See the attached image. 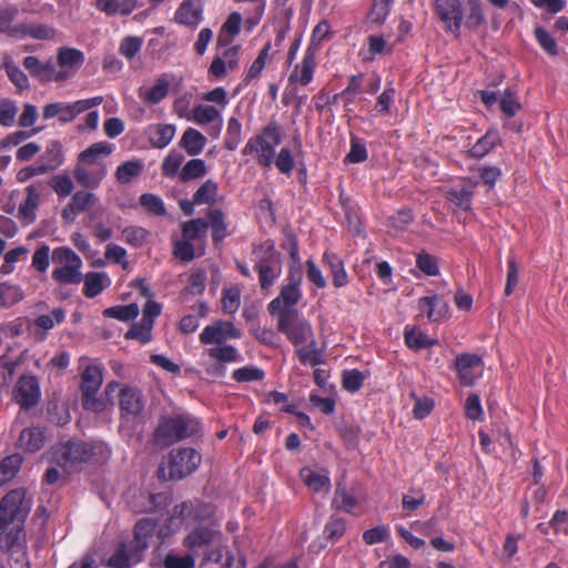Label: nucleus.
Masks as SVG:
<instances>
[{"label":"nucleus","mask_w":568,"mask_h":568,"mask_svg":"<svg viewBox=\"0 0 568 568\" xmlns=\"http://www.w3.org/2000/svg\"><path fill=\"white\" fill-rule=\"evenodd\" d=\"M152 325L150 321L148 323L142 322L140 324H134L126 333L125 338L128 339H139L142 343H148L151 341V329Z\"/></svg>","instance_id":"052dcab7"},{"label":"nucleus","mask_w":568,"mask_h":568,"mask_svg":"<svg viewBox=\"0 0 568 568\" xmlns=\"http://www.w3.org/2000/svg\"><path fill=\"white\" fill-rule=\"evenodd\" d=\"M156 528L155 521L149 518L141 519L134 527V538L120 545L119 549L110 557L108 565L112 568H131L143 559V554L149 546V539Z\"/></svg>","instance_id":"f03ea898"},{"label":"nucleus","mask_w":568,"mask_h":568,"mask_svg":"<svg viewBox=\"0 0 568 568\" xmlns=\"http://www.w3.org/2000/svg\"><path fill=\"white\" fill-rule=\"evenodd\" d=\"M144 164L141 160H131L122 163L115 171V178L119 183L128 184L133 179L141 175Z\"/></svg>","instance_id":"4c0bfd02"},{"label":"nucleus","mask_w":568,"mask_h":568,"mask_svg":"<svg viewBox=\"0 0 568 568\" xmlns=\"http://www.w3.org/2000/svg\"><path fill=\"white\" fill-rule=\"evenodd\" d=\"M122 237L128 244L139 247L145 242L148 232L143 227L130 226L123 230Z\"/></svg>","instance_id":"680f3d73"},{"label":"nucleus","mask_w":568,"mask_h":568,"mask_svg":"<svg viewBox=\"0 0 568 568\" xmlns=\"http://www.w3.org/2000/svg\"><path fill=\"white\" fill-rule=\"evenodd\" d=\"M298 359L304 365L316 366L324 363L323 353L317 347V342L311 339L307 342V346L298 347L296 349Z\"/></svg>","instance_id":"58836bf2"},{"label":"nucleus","mask_w":568,"mask_h":568,"mask_svg":"<svg viewBox=\"0 0 568 568\" xmlns=\"http://www.w3.org/2000/svg\"><path fill=\"white\" fill-rule=\"evenodd\" d=\"M199 430L200 423L189 415L162 417L154 430L153 439L158 446L169 447L197 434Z\"/></svg>","instance_id":"7ed1b4c3"},{"label":"nucleus","mask_w":568,"mask_h":568,"mask_svg":"<svg viewBox=\"0 0 568 568\" xmlns=\"http://www.w3.org/2000/svg\"><path fill=\"white\" fill-rule=\"evenodd\" d=\"M280 142L281 135L277 128L270 124L263 130L261 135L251 139L242 152L243 154L255 153L261 165L270 166L273 163L274 149Z\"/></svg>","instance_id":"9b49d317"},{"label":"nucleus","mask_w":568,"mask_h":568,"mask_svg":"<svg viewBox=\"0 0 568 568\" xmlns=\"http://www.w3.org/2000/svg\"><path fill=\"white\" fill-rule=\"evenodd\" d=\"M95 450L102 452V446L69 440L52 449V458L67 471H71L77 465L89 462L95 455Z\"/></svg>","instance_id":"20e7f679"},{"label":"nucleus","mask_w":568,"mask_h":568,"mask_svg":"<svg viewBox=\"0 0 568 568\" xmlns=\"http://www.w3.org/2000/svg\"><path fill=\"white\" fill-rule=\"evenodd\" d=\"M19 529L14 528L10 531L0 530V549L10 552V558H14L16 564L20 565V568H30L27 562V556L18 542Z\"/></svg>","instance_id":"aec40b11"},{"label":"nucleus","mask_w":568,"mask_h":568,"mask_svg":"<svg viewBox=\"0 0 568 568\" xmlns=\"http://www.w3.org/2000/svg\"><path fill=\"white\" fill-rule=\"evenodd\" d=\"M145 134L153 148L163 149L173 140L175 126L163 123L152 124L146 128Z\"/></svg>","instance_id":"b1692460"},{"label":"nucleus","mask_w":568,"mask_h":568,"mask_svg":"<svg viewBox=\"0 0 568 568\" xmlns=\"http://www.w3.org/2000/svg\"><path fill=\"white\" fill-rule=\"evenodd\" d=\"M202 14L201 0H184L176 10L174 20L183 26L196 27L202 21Z\"/></svg>","instance_id":"412c9836"},{"label":"nucleus","mask_w":568,"mask_h":568,"mask_svg":"<svg viewBox=\"0 0 568 568\" xmlns=\"http://www.w3.org/2000/svg\"><path fill=\"white\" fill-rule=\"evenodd\" d=\"M418 310L426 312L432 322L439 321L448 311V304L439 296H425L418 301Z\"/></svg>","instance_id":"393cba45"},{"label":"nucleus","mask_w":568,"mask_h":568,"mask_svg":"<svg viewBox=\"0 0 568 568\" xmlns=\"http://www.w3.org/2000/svg\"><path fill=\"white\" fill-rule=\"evenodd\" d=\"M242 16L239 12H232L223 23L217 34V45H227L234 37L241 31Z\"/></svg>","instance_id":"cd10ccee"},{"label":"nucleus","mask_w":568,"mask_h":568,"mask_svg":"<svg viewBox=\"0 0 568 568\" xmlns=\"http://www.w3.org/2000/svg\"><path fill=\"white\" fill-rule=\"evenodd\" d=\"M260 251L264 255L258 258L255 267L258 272L261 287L267 290L281 274V258L280 253L275 251L273 242H265L260 247Z\"/></svg>","instance_id":"ddd939ff"},{"label":"nucleus","mask_w":568,"mask_h":568,"mask_svg":"<svg viewBox=\"0 0 568 568\" xmlns=\"http://www.w3.org/2000/svg\"><path fill=\"white\" fill-rule=\"evenodd\" d=\"M105 317L115 318L122 322L131 321L139 315V306L135 303L116 305L103 311Z\"/></svg>","instance_id":"37998d69"},{"label":"nucleus","mask_w":568,"mask_h":568,"mask_svg":"<svg viewBox=\"0 0 568 568\" xmlns=\"http://www.w3.org/2000/svg\"><path fill=\"white\" fill-rule=\"evenodd\" d=\"M41 390L38 378L31 374L19 376L12 389V400L22 410H29L39 404Z\"/></svg>","instance_id":"4468645a"},{"label":"nucleus","mask_w":568,"mask_h":568,"mask_svg":"<svg viewBox=\"0 0 568 568\" xmlns=\"http://www.w3.org/2000/svg\"><path fill=\"white\" fill-rule=\"evenodd\" d=\"M224 536L220 525L213 518L197 521L190 528L183 539V546L193 555H204L206 561H222Z\"/></svg>","instance_id":"f257e3e1"},{"label":"nucleus","mask_w":568,"mask_h":568,"mask_svg":"<svg viewBox=\"0 0 568 568\" xmlns=\"http://www.w3.org/2000/svg\"><path fill=\"white\" fill-rule=\"evenodd\" d=\"M499 142L500 138L498 132L489 130L473 145L469 152L471 156L480 159L488 154Z\"/></svg>","instance_id":"e433bc0d"},{"label":"nucleus","mask_w":568,"mask_h":568,"mask_svg":"<svg viewBox=\"0 0 568 568\" xmlns=\"http://www.w3.org/2000/svg\"><path fill=\"white\" fill-rule=\"evenodd\" d=\"M476 184V182L468 181L462 186L449 190L447 193L448 200L465 211L469 210Z\"/></svg>","instance_id":"2f4dec72"},{"label":"nucleus","mask_w":568,"mask_h":568,"mask_svg":"<svg viewBox=\"0 0 568 568\" xmlns=\"http://www.w3.org/2000/svg\"><path fill=\"white\" fill-rule=\"evenodd\" d=\"M27 197L19 206V217L28 223L36 220V209L40 202V194L34 184L29 185L27 189Z\"/></svg>","instance_id":"c756f323"},{"label":"nucleus","mask_w":568,"mask_h":568,"mask_svg":"<svg viewBox=\"0 0 568 568\" xmlns=\"http://www.w3.org/2000/svg\"><path fill=\"white\" fill-rule=\"evenodd\" d=\"M483 359L476 354L464 353L456 357L455 368L462 385L470 386L477 378L476 369L480 368Z\"/></svg>","instance_id":"a211bd4d"},{"label":"nucleus","mask_w":568,"mask_h":568,"mask_svg":"<svg viewBox=\"0 0 568 568\" xmlns=\"http://www.w3.org/2000/svg\"><path fill=\"white\" fill-rule=\"evenodd\" d=\"M333 504L337 509L351 513L356 506V499L341 484H337Z\"/></svg>","instance_id":"6e6d98bb"},{"label":"nucleus","mask_w":568,"mask_h":568,"mask_svg":"<svg viewBox=\"0 0 568 568\" xmlns=\"http://www.w3.org/2000/svg\"><path fill=\"white\" fill-rule=\"evenodd\" d=\"M170 90V81L166 74H161L153 87H141L138 91L139 98L149 104H158L166 98Z\"/></svg>","instance_id":"5701e85b"},{"label":"nucleus","mask_w":568,"mask_h":568,"mask_svg":"<svg viewBox=\"0 0 568 568\" xmlns=\"http://www.w3.org/2000/svg\"><path fill=\"white\" fill-rule=\"evenodd\" d=\"M84 60L82 51L75 48L62 47L57 53V61L60 67L58 71H68L71 77L82 67Z\"/></svg>","instance_id":"4be33fe9"},{"label":"nucleus","mask_w":568,"mask_h":568,"mask_svg":"<svg viewBox=\"0 0 568 568\" xmlns=\"http://www.w3.org/2000/svg\"><path fill=\"white\" fill-rule=\"evenodd\" d=\"M436 12L445 23L446 29L458 36L462 21L463 8L460 0H435Z\"/></svg>","instance_id":"dca6fc26"},{"label":"nucleus","mask_w":568,"mask_h":568,"mask_svg":"<svg viewBox=\"0 0 568 568\" xmlns=\"http://www.w3.org/2000/svg\"><path fill=\"white\" fill-rule=\"evenodd\" d=\"M44 432L40 427L26 428L19 436L20 446L29 453L40 450L44 445Z\"/></svg>","instance_id":"c85d7f7f"},{"label":"nucleus","mask_w":568,"mask_h":568,"mask_svg":"<svg viewBox=\"0 0 568 568\" xmlns=\"http://www.w3.org/2000/svg\"><path fill=\"white\" fill-rule=\"evenodd\" d=\"M200 342L204 345L223 344L225 342L223 331L217 321L207 325L200 334Z\"/></svg>","instance_id":"864d4df0"},{"label":"nucleus","mask_w":568,"mask_h":568,"mask_svg":"<svg viewBox=\"0 0 568 568\" xmlns=\"http://www.w3.org/2000/svg\"><path fill=\"white\" fill-rule=\"evenodd\" d=\"M202 457L190 447L172 450L166 462L160 467L161 477L164 479H182L191 475L201 464Z\"/></svg>","instance_id":"39448f33"},{"label":"nucleus","mask_w":568,"mask_h":568,"mask_svg":"<svg viewBox=\"0 0 568 568\" xmlns=\"http://www.w3.org/2000/svg\"><path fill=\"white\" fill-rule=\"evenodd\" d=\"M206 355L222 364L234 363L241 359L239 351L234 346L226 344H220L206 349Z\"/></svg>","instance_id":"f704fd0d"},{"label":"nucleus","mask_w":568,"mask_h":568,"mask_svg":"<svg viewBox=\"0 0 568 568\" xmlns=\"http://www.w3.org/2000/svg\"><path fill=\"white\" fill-rule=\"evenodd\" d=\"M500 110L508 116H514L521 108L516 94L507 89L500 99Z\"/></svg>","instance_id":"0e129e2a"},{"label":"nucleus","mask_w":568,"mask_h":568,"mask_svg":"<svg viewBox=\"0 0 568 568\" xmlns=\"http://www.w3.org/2000/svg\"><path fill=\"white\" fill-rule=\"evenodd\" d=\"M271 50V43L267 42L263 49L260 51L257 58L254 60V62L251 64L250 69L247 70L244 82L248 83L254 79H257L260 74L262 73L266 59L268 57V52Z\"/></svg>","instance_id":"8fccbe9b"},{"label":"nucleus","mask_w":568,"mask_h":568,"mask_svg":"<svg viewBox=\"0 0 568 568\" xmlns=\"http://www.w3.org/2000/svg\"><path fill=\"white\" fill-rule=\"evenodd\" d=\"M52 261L55 264L52 278L60 284H79L83 276L81 273L82 261L69 247H57L52 252Z\"/></svg>","instance_id":"423d86ee"},{"label":"nucleus","mask_w":568,"mask_h":568,"mask_svg":"<svg viewBox=\"0 0 568 568\" xmlns=\"http://www.w3.org/2000/svg\"><path fill=\"white\" fill-rule=\"evenodd\" d=\"M209 223L203 219H194L184 223L182 232L183 237L187 241H195L205 235Z\"/></svg>","instance_id":"de8ad7c7"},{"label":"nucleus","mask_w":568,"mask_h":568,"mask_svg":"<svg viewBox=\"0 0 568 568\" xmlns=\"http://www.w3.org/2000/svg\"><path fill=\"white\" fill-rule=\"evenodd\" d=\"M22 462L23 457L20 454L7 456L0 462V489L16 477Z\"/></svg>","instance_id":"473e14b6"},{"label":"nucleus","mask_w":568,"mask_h":568,"mask_svg":"<svg viewBox=\"0 0 568 568\" xmlns=\"http://www.w3.org/2000/svg\"><path fill=\"white\" fill-rule=\"evenodd\" d=\"M277 329L295 346L314 339L311 324L300 318L297 312H283L278 317Z\"/></svg>","instance_id":"f8f14e48"},{"label":"nucleus","mask_w":568,"mask_h":568,"mask_svg":"<svg viewBox=\"0 0 568 568\" xmlns=\"http://www.w3.org/2000/svg\"><path fill=\"white\" fill-rule=\"evenodd\" d=\"M29 510L23 488L9 491L0 501V530L7 529L10 524L19 529Z\"/></svg>","instance_id":"0eeeda50"},{"label":"nucleus","mask_w":568,"mask_h":568,"mask_svg":"<svg viewBox=\"0 0 568 568\" xmlns=\"http://www.w3.org/2000/svg\"><path fill=\"white\" fill-rule=\"evenodd\" d=\"M23 65L30 74L37 78L40 82H60L70 78V73L68 71H58L55 64L51 60L42 62L34 55L26 57Z\"/></svg>","instance_id":"2eb2a0df"},{"label":"nucleus","mask_w":568,"mask_h":568,"mask_svg":"<svg viewBox=\"0 0 568 568\" xmlns=\"http://www.w3.org/2000/svg\"><path fill=\"white\" fill-rule=\"evenodd\" d=\"M215 509L210 504L200 501H183L173 507L169 527L173 530L180 529L182 525L206 521L214 517Z\"/></svg>","instance_id":"6e6552de"},{"label":"nucleus","mask_w":568,"mask_h":568,"mask_svg":"<svg viewBox=\"0 0 568 568\" xmlns=\"http://www.w3.org/2000/svg\"><path fill=\"white\" fill-rule=\"evenodd\" d=\"M73 175L75 181L85 189H97L106 175L105 165H87L77 163Z\"/></svg>","instance_id":"6ab92c4d"},{"label":"nucleus","mask_w":568,"mask_h":568,"mask_svg":"<svg viewBox=\"0 0 568 568\" xmlns=\"http://www.w3.org/2000/svg\"><path fill=\"white\" fill-rule=\"evenodd\" d=\"M301 477L306 486L316 493L328 491L329 489V478L315 473L311 468H303L301 470Z\"/></svg>","instance_id":"a19ab883"},{"label":"nucleus","mask_w":568,"mask_h":568,"mask_svg":"<svg viewBox=\"0 0 568 568\" xmlns=\"http://www.w3.org/2000/svg\"><path fill=\"white\" fill-rule=\"evenodd\" d=\"M209 227L212 229V239L215 243L221 242L227 236V224L224 213L219 210H210L207 212Z\"/></svg>","instance_id":"72a5a7b5"},{"label":"nucleus","mask_w":568,"mask_h":568,"mask_svg":"<svg viewBox=\"0 0 568 568\" xmlns=\"http://www.w3.org/2000/svg\"><path fill=\"white\" fill-rule=\"evenodd\" d=\"M104 274L89 272L84 277L83 293L87 297L92 298L99 295L104 288Z\"/></svg>","instance_id":"49530a36"},{"label":"nucleus","mask_w":568,"mask_h":568,"mask_svg":"<svg viewBox=\"0 0 568 568\" xmlns=\"http://www.w3.org/2000/svg\"><path fill=\"white\" fill-rule=\"evenodd\" d=\"M315 67L316 62L314 52L311 48H308L301 65H296L295 70L291 73L290 81L300 82L302 85H307L313 79Z\"/></svg>","instance_id":"a878e982"},{"label":"nucleus","mask_w":568,"mask_h":568,"mask_svg":"<svg viewBox=\"0 0 568 568\" xmlns=\"http://www.w3.org/2000/svg\"><path fill=\"white\" fill-rule=\"evenodd\" d=\"M19 14V8L17 4L12 3H1L0 4V32L8 33L13 26L12 22L17 19Z\"/></svg>","instance_id":"603ef678"},{"label":"nucleus","mask_w":568,"mask_h":568,"mask_svg":"<svg viewBox=\"0 0 568 568\" xmlns=\"http://www.w3.org/2000/svg\"><path fill=\"white\" fill-rule=\"evenodd\" d=\"M42 165L47 172L55 170L63 161L62 146L58 141H51L41 156Z\"/></svg>","instance_id":"ea45409f"},{"label":"nucleus","mask_w":568,"mask_h":568,"mask_svg":"<svg viewBox=\"0 0 568 568\" xmlns=\"http://www.w3.org/2000/svg\"><path fill=\"white\" fill-rule=\"evenodd\" d=\"M64 321V311L62 308H54L50 315H40L34 320V325L43 331L41 339L44 338L45 333L51 329L55 323L60 324Z\"/></svg>","instance_id":"09e8293b"},{"label":"nucleus","mask_w":568,"mask_h":568,"mask_svg":"<svg viewBox=\"0 0 568 568\" xmlns=\"http://www.w3.org/2000/svg\"><path fill=\"white\" fill-rule=\"evenodd\" d=\"M140 204L154 215L162 216L166 213L163 201L155 194H142L140 196Z\"/></svg>","instance_id":"13d9d810"},{"label":"nucleus","mask_w":568,"mask_h":568,"mask_svg":"<svg viewBox=\"0 0 568 568\" xmlns=\"http://www.w3.org/2000/svg\"><path fill=\"white\" fill-rule=\"evenodd\" d=\"M217 184L213 180H206L193 194L194 203L201 204H214L217 195Z\"/></svg>","instance_id":"a18cd8bd"},{"label":"nucleus","mask_w":568,"mask_h":568,"mask_svg":"<svg viewBox=\"0 0 568 568\" xmlns=\"http://www.w3.org/2000/svg\"><path fill=\"white\" fill-rule=\"evenodd\" d=\"M265 376L264 372L255 366H244L233 372L232 377L239 383L261 381Z\"/></svg>","instance_id":"bf43d9fd"},{"label":"nucleus","mask_w":568,"mask_h":568,"mask_svg":"<svg viewBox=\"0 0 568 568\" xmlns=\"http://www.w3.org/2000/svg\"><path fill=\"white\" fill-rule=\"evenodd\" d=\"M195 555L189 551L185 556L168 555L164 559L165 568H194Z\"/></svg>","instance_id":"69168bd1"},{"label":"nucleus","mask_w":568,"mask_h":568,"mask_svg":"<svg viewBox=\"0 0 568 568\" xmlns=\"http://www.w3.org/2000/svg\"><path fill=\"white\" fill-rule=\"evenodd\" d=\"M324 262L328 265L332 275H333V284L335 287H343L347 284V274L344 268V263L341 257L336 254L325 253Z\"/></svg>","instance_id":"c9c22d12"},{"label":"nucleus","mask_w":568,"mask_h":568,"mask_svg":"<svg viewBox=\"0 0 568 568\" xmlns=\"http://www.w3.org/2000/svg\"><path fill=\"white\" fill-rule=\"evenodd\" d=\"M287 280L288 283L281 287L278 296L272 300L267 305V311L271 315H278V317H281L283 312H297L291 307L302 297L300 290L302 282L301 270L291 268Z\"/></svg>","instance_id":"9d476101"},{"label":"nucleus","mask_w":568,"mask_h":568,"mask_svg":"<svg viewBox=\"0 0 568 568\" xmlns=\"http://www.w3.org/2000/svg\"><path fill=\"white\" fill-rule=\"evenodd\" d=\"M102 383V369L97 365H89L81 376V400L84 409L92 412L105 409V400L97 397Z\"/></svg>","instance_id":"1a4fd4ad"},{"label":"nucleus","mask_w":568,"mask_h":568,"mask_svg":"<svg viewBox=\"0 0 568 568\" xmlns=\"http://www.w3.org/2000/svg\"><path fill=\"white\" fill-rule=\"evenodd\" d=\"M23 298L20 286L0 282V306L9 308Z\"/></svg>","instance_id":"79ce46f5"},{"label":"nucleus","mask_w":568,"mask_h":568,"mask_svg":"<svg viewBox=\"0 0 568 568\" xmlns=\"http://www.w3.org/2000/svg\"><path fill=\"white\" fill-rule=\"evenodd\" d=\"M219 119L221 120V114L215 106L199 104L193 110V120L200 125L212 123Z\"/></svg>","instance_id":"3c124183"},{"label":"nucleus","mask_w":568,"mask_h":568,"mask_svg":"<svg viewBox=\"0 0 568 568\" xmlns=\"http://www.w3.org/2000/svg\"><path fill=\"white\" fill-rule=\"evenodd\" d=\"M112 152V148L105 142H98L83 150L78 156V163L87 165H104L100 160V155L108 156Z\"/></svg>","instance_id":"7c9ffc66"},{"label":"nucleus","mask_w":568,"mask_h":568,"mask_svg":"<svg viewBox=\"0 0 568 568\" xmlns=\"http://www.w3.org/2000/svg\"><path fill=\"white\" fill-rule=\"evenodd\" d=\"M206 144V138L197 130L189 128L184 131L180 146H182L189 155L200 154Z\"/></svg>","instance_id":"bb28decb"},{"label":"nucleus","mask_w":568,"mask_h":568,"mask_svg":"<svg viewBox=\"0 0 568 568\" xmlns=\"http://www.w3.org/2000/svg\"><path fill=\"white\" fill-rule=\"evenodd\" d=\"M183 161L184 155L181 152L171 151L162 163L163 175L168 178L175 176Z\"/></svg>","instance_id":"4d7b16f0"},{"label":"nucleus","mask_w":568,"mask_h":568,"mask_svg":"<svg viewBox=\"0 0 568 568\" xmlns=\"http://www.w3.org/2000/svg\"><path fill=\"white\" fill-rule=\"evenodd\" d=\"M206 172V164L202 159H192L181 170L180 180L182 182H189L204 176Z\"/></svg>","instance_id":"c03bdc74"},{"label":"nucleus","mask_w":568,"mask_h":568,"mask_svg":"<svg viewBox=\"0 0 568 568\" xmlns=\"http://www.w3.org/2000/svg\"><path fill=\"white\" fill-rule=\"evenodd\" d=\"M416 265L423 273L428 276H435L439 272L436 258L425 252L418 254Z\"/></svg>","instance_id":"338daca9"},{"label":"nucleus","mask_w":568,"mask_h":568,"mask_svg":"<svg viewBox=\"0 0 568 568\" xmlns=\"http://www.w3.org/2000/svg\"><path fill=\"white\" fill-rule=\"evenodd\" d=\"M145 400L138 388L124 386L119 394L121 416L128 420L139 417L144 409Z\"/></svg>","instance_id":"f3484780"},{"label":"nucleus","mask_w":568,"mask_h":568,"mask_svg":"<svg viewBox=\"0 0 568 568\" xmlns=\"http://www.w3.org/2000/svg\"><path fill=\"white\" fill-rule=\"evenodd\" d=\"M222 308L224 313H235L241 304V291L237 287L224 290L222 297Z\"/></svg>","instance_id":"5fc2aeb1"},{"label":"nucleus","mask_w":568,"mask_h":568,"mask_svg":"<svg viewBox=\"0 0 568 568\" xmlns=\"http://www.w3.org/2000/svg\"><path fill=\"white\" fill-rule=\"evenodd\" d=\"M50 263V247L42 245L36 250L32 255V266L43 273L48 270Z\"/></svg>","instance_id":"774afa93"},{"label":"nucleus","mask_w":568,"mask_h":568,"mask_svg":"<svg viewBox=\"0 0 568 568\" xmlns=\"http://www.w3.org/2000/svg\"><path fill=\"white\" fill-rule=\"evenodd\" d=\"M4 69L7 72V75L9 77L10 81L19 89L24 90L29 87V80L26 73L20 70L16 64L11 62H7L4 64Z\"/></svg>","instance_id":"e2e57ef3"}]
</instances>
